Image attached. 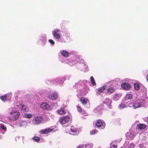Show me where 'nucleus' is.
<instances>
[{
	"label": "nucleus",
	"instance_id": "f257e3e1",
	"mask_svg": "<svg viewBox=\"0 0 148 148\" xmlns=\"http://www.w3.org/2000/svg\"><path fill=\"white\" fill-rule=\"evenodd\" d=\"M20 115V112L18 111H12L10 113L8 116V119L10 121H14L17 120Z\"/></svg>",
	"mask_w": 148,
	"mask_h": 148
},
{
	"label": "nucleus",
	"instance_id": "f03ea898",
	"mask_svg": "<svg viewBox=\"0 0 148 148\" xmlns=\"http://www.w3.org/2000/svg\"><path fill=\"white\" fill-rule=\"evenodd\" d=\"M70 119V117L69 116H64L60 118L59 119L60 123L61 124H64L68 122Z\"/></svg>",
	"mask_w": 148,
	"mask_h": 148
},
{
	"label": "nucleus",
	"instance_id": "7ed1b4c3",
	"mask_svg": "<svg viewBox=\"0 0 148 148\" xmlns=\"http://www.w3.org/2000/svg\"><path fill=\"white\" fill-rule=\"evenodd\" d=\"M95 125L98 128L101 127V128L103 129L105 127L106 124L102 120L99 119L97 120Z\"/></svg>",
	"mask_w": 148,
	"mask_h": 148
},
{
	"label": "nucleus",
	"instance_id": "20e7f679",
	"mask_svg": "<svg viewBox=\"0 0 148 148\" xmlns=\"http://www.w3.org/2000/svg\"><path fill=\"white\" fill-rule=\"evenodd\" d=\"M43 120V118L41 117L37 116L34 117L32 120V123L35 125L39 124Z\"/></svg>",
	"mask_w": 148,
	"mask_h": 148
},
{
	"label": "nucleus",
	"instance_id": "39448f33",
	"mask_svg": "<svg viewBox=\"0 0 148 148\" xmlns=\"http://www.w3.org/2000/svg\"><path fill=\"white\" fill-rule=\"evenodd\" d=\"M60 30L56 29L53 32V35L54 38L56 39H59L61 36L60 34Z\"/></svg>",
	"mask_w": 148,
	"mask_h": 148
},
{
	"label": "nucleus",
	"instance_id": "423d86ee",
	"mask_svg": "<svg viewBox=\"0 0 148 148\" xmlns=\"http://www.w3.org/2000/svg\"><path fill=\"white\" fill-rule=\"evenodd\" d=\"M40 106L44 110H49L51 109L50 106L47 102L42 103Z\"/></svg>",
	"mask_w": 148,
	"mask_h": 148
},
{
	"label": "nucleus",
	"instance_id": "0eeeda50",
	"mask_svg": "<svg viewBox=\"0 0 148 148\" xmlns=\"http://www.w3.org/2000/svg\"><path fill=\"white\" fill-rule=\"evenodd\" d=\"M106 94L110 95L115 92V89L114 87H111L106 89Z\"/></svg>",
	"mask_w": 148,
	"mask_h": 148
},
{
	"label": "nucleus",
	"instance_id": "6e6552de",
	"mask_svg": "<svg viewBox=\"0 0 148 148\" xmlns=\"http://www.w3.org/2000/svg\"><path fill=\"white\" fill-rule=\"evenodd\" d=\"M53 130V128H47L45 129L41 130L39 132V133L41 134H47Z\"/></svg>",
	"mask_w": 148,
	"mask_h": 148
},
{
	"label": "nucleus",
	"instance_id": "1a4fd4ad",
	"mask_svg": "<svg viewBox=\"0 0 148 148\" xmlns=\"http://www.w3.org/2000/svg\"><path fill=\"white\" fill-rule=\"evenodd\" d=\"M47 98L48 99L51 100H54L57 98V95L56 93H53L48 96Z\"/></svg>",
	"mask_w": 148,
	"mask_h": 148
},
{
	"label": "nucleus",
	"instance_id": "9d476101",
	"mask_svg": "<svg viewBox=\"0 0 148 148\" xmlns=\"http://www.w3.org/2000/svg\"><path fill=\"white\" fill-rule=\"evenodd\" d=\"M122 87L124 89L128 90L130 88V86L128 83H124L121 84Z\"/></svg>",
	"mask_w": 148,
	"mask_h": 148
},
{
	"label": "nucleus",
	"instance_id": "9b49d317",
	"mask_svg": "<svg viewBox=\"0 0 148 148\" xmlns=\"http://www.w3.org/2000/svg\"><path fill=\"white\" fill-rule=\"evenodd\" d=\"M80 100L81 103L83 104H86L88 101L87 98H86L84 97H81Z\"/></svg>",
	"mask_w": 148,
	"mask_h": 148
},
{
	"label": "nucleus",
	"instance_id": "f8f14e48",
	"mask_svg": "<svg viewBox=\"0 0 148 148\" xmlns=\"http://www.w3.org/2000/svg\"><path fill=\"white\" fill-rule=\"evenodd\" d=\"M18 106L20 107L21 110L24 112H26L28 111V108L26 107V106L24 104H20Z\"/></svg>",
	"mask_w": 148,
	"mask_h": 148
},
{
	"label": "nucleus",
	"instance_id": "ddd939ff",
	"mask_svg": "<svg viewBox=\"0 0 148 148\" xmlns=\"http://www.w3.org/2000/svg\"><path fill=\"white\" fill-rule=\"evenodd\" d=\"M57 111L58 113L60 115L64 114L66 113L63 108H62L58 109Z\"/></svg>",
	"mask_w": 148,
	"mask_h": 148
},
{
	"label": "nucleus",
	"instance_id": "4468645a",
	"mask_svg": "<svg viewBox=\"0 0 148 148\" xmlns=\"http://www.w3.org/2000/svg\"><path fill=\"white\" fill-rule=\"evenodd\" d=\"M61 54L62 56L65 57H67L69 55V53L65 50L62 51L61 52Z\"/></svg>",
	"mask_w": 148,
	"mask_h": 148
},
{
	"label": "nucleus",
	"instance_id": "2eb2a0df",
	"mask_svg": "<svg viewBox=\"0 0 148 148\" xmlns=\"http://www.w3.org/2000/svg\"><path fill=\"white\" fill-rule=\"evenodd\" d=\"M128 135L127 136V138L129 140H132L134 137L135 136V135L133 134L130 133L128 134Z\"/></svg>",
	"mask_w": 148,
	"mask_h": 148
},
{
	"label": "nucleus",
	"instance_id": "dca6fc26",
	"mask_svg": "<svg viewBox=\"0 0 148 148\" xmlns=\"http://www.w3.org/2000/svg\"><path fill=\"white\" fill-rule=\"evenodd\" d=\"M137 127L138 129L142 130L145 128L146 127V125L143 124H138Z\"/></svg>",
	"mask_w": 148,
	"mask_h": 148
},
{
	"label": "nucleus",
	"instance_id": "f3484780",
	"mask_svg": "<svg viewBox=\"0 0 148 148\" xmlns=\"http://www.w3.org/2000/svg\"><path fill=\"white\" fill-rule=\"evenodd\" d=\"M106 86V85H105L101 87L98 89V92L100 93H101L103 92L105 89Z\"/></svg>",
	"mask_w": 148,
	"mask_h": 148
},
{
	"label": "nucleus",
	"instance_id": "a211bd4d",
	"mask_svg": "<svg viewBox=\"0 0 148 148\" xmlns=\"http://www.w3.org/2000/svg\"><path fill=\"white\" fill-rule=\"evenodd\" d=\"M141 104L140 102H137L134 103L133 105V107L135 108L140 107L141 106Z\"/></svg>",
	"mask_w": 148,
	"mask_h": 148
},
{
	"label": "nucleus",
	"instance_id": "6ab92c4d",
	"mask_svg": "<svg viewBox=\"0 0 148 148\" xmlns=\"http://www.w3.org/2000/svg\"><path fill=\"white\" fill-rule=\"evenodd\" d=\"M9 97L8 95H4L1 96L0 98L2 101H5L6 100V98Z\"/></svg>",
	"mask_w": 148,
	"mask_h": 148
},
{
	"label": "nucleus",
	"instance_id": "aec40b11",
	"mask_svg": "<svg viewBox=\"0 0 148 148\" xmlns=\"http://www.w3.org/2000/svg\"><path fill=\"white\" fill-rule=\"evenodd\" d=\"M134 89L136 90H138L140 89V86L139 84L138 83H136L134 84Z\"/></svg>",
	"mask_w": 148,
	"mask_h": 148
},
{
	"label": "nucleus",
	"instance_id": "412c9836",
	"mask_svg": "<svg viewBox=\"0 0 148 148\" xmlns=\"http://www.w3.org/2000/svg\"><path fill=\"white\" fill-rule=\"evenodd\" d=\"M32 139L34 141L37 142L40 140V138L38 136H34Z\"/></svg>",
	"mask_w": 148,
	"mask_h": 148
},
{
	"label": "nucleus",
	"instance_id": "4be33fe9",
	"mask_svg": "<svg viewBox=\"0 0 148 148\" xmlns=\"http://www.w3.org/2000/svg\"><path fill=\"white\" fill-rule=\"evenodd\" d=\"M113 97L114 100H117L119 99V95L118 94H116L113 95Z\"/></svg>",
	"mask_w": 148,
	"mask_h": 148
},
{
	"label": "nucleus",
	"instance_id": "5701e85b",
	"mask_svg": "<svg viewBox=\"0 0 148 148\" xmlns=\"http://www.w3.org/2000/svg\"><path fill=\"white\" fill-rule=\"evenodd\" d=\"M90 81L92 85H95L96 84L94 79L92 76L90 77Z\"/></svg>",
	"mask_w": 148,
	"mask_h": 148
},
{
	"label": "nucleus",
	"instance_id": "b1692460",
	"mask_svg": "<svg viewBox=\"0 0 148 148\" xmlns=\"http://www.w3.org/2000/svg\"><path fill=\"white\" fill-rule=\"evenodd\" d=\"M106 102L107 105H110L112 102V100L108 98L106 99Z\"/></svg>",
	"mask_w": 148,
	"mask_h": 148
},
{
	"label": "nucleus",
	"instance_id": "393cba45",
	"mask_svg": "<svg viewBox=\"0 0 148 148\" xmlns=\"http://www.w3.org/2000/svg\"><path fill=\"white\" fill-rule=\"evenodd\" d=\"M24 115L25 117L27 118H30L32 116V115L30 114H25Z\"/></svg>",
	"mask_w": 148,
	"mask_h": 148
},
{
	"label": "nucleus",
	"instance_id": "a878e982",
	"mask_svg": "<svg viewBox=\"0 0 148 148\" xmlns=\"http://www.w3.org/2000/svg\"><path fill=\"white\" fill-rule=\"evenodd\" d=\"M132 97V94H129L127 95L126 98L127 99H131Z\"/></svg>",
	"mask_w": 148,
	"mask_h": 148
},
{
	"label": "nucleus",
	"instance_id": "bb28decb",
	"mask_svg": "<svg viewBox=\"0 0 148 148\" xmlns=\"http://www.w3.org/2000/svg\"><path fill=\"white\" fill-rule=\"evenodd\" d=\"M71 131L73 132H76L77 130L73 127H71Z\"/></svg>",
	"mask_w": 148,
	"mask_h": 148
},
{
	"label": "nucleus",
	"instance_id": "cd10ccee",
	"mask_svg": "<svg viewBox=\"0 0 148 148\" xmlns=\"http://www.w3.org/2000/svg\"><path fill=\"white\" fill-rule=\"evenodd\" d=\"M98 132V131L96 130H92L90 132V134L92 135H94L96 134Z\"/></svg>",
	"mask_w": 148,
	"mask_h": 148
},
{
	"label": "nucleus",
	"instance_id": "c85d7f7f",
	"mask_svg": "<svg viewBox=\"0 0 148 148\" xmlns=\"http://www.w3.org/2000/svg\"><path fill=\"white\" fill-rule=\"evenodd\" d=\"M119 107L123 109L125 107V105L124 104H121L119 105Z\"/></svg>",
	"mask_w": 148,
	"mask_h": 148
},
{
	"label": "nucleus",
	"instance_id": "c756f323",
	"mask_svg": "<svg viewBox=\"0 0 148 148\" xmlns=\"http://www.w3.org/2000/svg\"><path fill=\"white\" fill-rule=\"evenodd\" d=\"M1 128L4 131L6 130V128L4 125H1Z\"/></svg>",
	"mask_w": 148,
	"mask_h": 148
},
{
	"label": "nucleus",
	"instance_id": "7c9ffc66",
	"mask_svg": "<svg viewBox=\"0 0 148 148\" xmlns=\"http://www.w3.org/2000/svg\"><path fill=\"white\" fill-rule=\"evenodd\" d=\"M77 110L79 112H81L82 111V109L80 106H77Z\"/></svg>",
	"mask_w": 148,
	"mask_h": 148
},
{
	"label": "nucleus",
	"instance_id": "2f4dec72",
	"mask_svg": "<svg viewBox=\"0 0 148 148\" xmlns=\"http://www.w3.org/2000/svg\"><path fill=\"white\" fill-rule=\"evenodd\" d=\"M134 145L132 143H131L128 146L129 148H134Z\"/></svg>",
	"mask_w": 148,
	"mask_h": 148
},
{
	"label": "nucleus",
	"instance_id": "473e14b6",
	"mask_svg": "<svg viewBox=\"0 0 148 148\" xmlns=\"http://www.w3.org/2000/svg\"><path fill=\"white\" fill-rule=\"evenodd\" d=\"M49 42L52 45H54L55 44L54 42L52 39H50L49 40Z\"/></svg>",
	"mask_w": 148,
	"mask_h": 148
},
{
	"label": "nucleus",
	"instance_id": "72a5a7b5",
	"mask_svg": "<svg viewBox=\"0 0 148 148\" xmlns=\"http://www.w3.org/2000/svg\"><path fill=\"white\" fill-rule=\"evenodd\" d=\"M112 147L113 148H117V146L116 145H112Z\"/></svg>",
	"mask_w": 148,
	"mask_h": 148
},
{
	"label": "nucleus",
	"instance_id": "f704fd0d",
	"mask_svg": "<svg viewBox=\"0 0 148 148\" xmlns=\"http://www.w3.org/2000/svg\"><path fill=\"white\" fill-rule=\"evenodd\" d=\"M77 148H82V146H78Z\"/></svg>",
	"mask_w": 148,
	"mask_h": 148
},
{
	"label": "nucleus",
	"instance_id": "c9c22d12",
	"mask_svg": "<svg viewBox=\"0 0 148 148\" xmlns=\"http://www.w3.org/2000/svg\"><path fill=\"white\" fill-rule=\"evenodd\" d=\"M146 78H147V80L148 82V75L147 76Z\"/></svg>",
	"mask_w": 148,
	"mask_h": 148
},
{
	"label": "nucleus",
	"instance_id": "e433bc0d",
	"mask_svg": "<svg viewBox=\"0 0 148 148\" xmlns=\"http://www.w3.org/2000/svg\"><path fill=\"white\" fill-rule=\"evenodd\" d=\"M86 145L87 146H89V145Z\"/></svg>",
	"mask_w": 148,
	"mask_h": 148
},
{
	"label": "nucleus",
	"instance_id": "4c0bfd02",
	"mask_svg": "<svg viewBox=\"0 0 148 148\" xmlns=\"http://www.w3.org/2000/svg\"><path fill=\"white\" fill-rule=\"evenodd\" d=\"M123 148V147H121V148Z\"/></svg>",
	"mask_w": 148,
	"mask_h": 148
}]
</instances>
